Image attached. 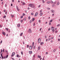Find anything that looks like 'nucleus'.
<instances>
[{"label":"nucleus","instance_id":"obj_1","mask_svg":"<svg viewBox=\"0 0 60 60\" xmlns=\"http://www.w3.org/2000/svg\"><path fill=\"white\" fill-rule=\"evenodd\" d=\"M28 6L31 7V8H33L34 9H35V5H34V4H29Z\"/></svg>","mask_w":60,"mask_h":60},{"label":"nucleus","instance_id":"obj_2","mask_svg":"<svg viewBox=\"0 0 60 60\" xmlns=\"http://www.w3.org/2000/svg\"><path fill=\"white\" fill-rule=\"evenodd\" d=\"M28 33H31L32 32V31L31 30V29H29V31H28Z\"/></svg>","mask_w":60,"mask_h":60},{"label":"nucleus","instance_id":"obj_3","mask_svg":"<svg viewBox=\"0 0 60 60\" xmlns=\"http://www.w3.org/2000/svg\"><path fill=\"white\" fill-rule=\"evenodd\" d=\"M38 42L40 43L41 42V38H39L38 40Z\"/></svg>","mask_w":60,"mask_h":60},{"label":"nucleus","instance_id":"obj_4","mask_svg":"<svg viewBox=\"0 0 60 60\" xmlns=\"http://www.w3.org/2000/svg\"><path fill=\"white\" fill-rule=\"evenodd\" d=\"M15 52H13L12 53V55L11 56V57H12L13 56H14V55H15Z\"/></svg>","mask_w":60,"mask_h":60},{"label":"nucleus","instance_id":"obj_5","mask_svg":"<svg viewBox=\"0 0 60 60\" xmlns=\"http://www.w3.org/2000/svg\"><path fill=\"white\" fill-rule=\"evenodd\" d=\"M51 11L52 13H54L55 12V11L53 10H51Z\"/></svg>","mask_w":60,"mask_h":60},{"label":"nucleus","instance_id":"obj_6","mask_svg":"<svg viewBox=\"0 0 60 60\" xmlns=\"http://www.w3.org/2000/svg\"><path fill=\"white\" fill-rule=\"evenodd\" d=\"M37 15H38V13L37 12H36L35 14V15L34 16L36 17Z\"/></svg>","mask_w":60,"mask_h":60},{"label":"nucleus","instance_id":"obj_7","mask_svg":"<svg viewBox=\"0 0 60 60\" xmlns=\"http://www.w3.org/2000/svg\"><path fill=\"white\" fill-rule=\"evenodd\" d=\"M29 53L30 54H31L32 53V51H30L29 52Z\"/></svg>","mask_w":60,"mask_h":60},{"label":"nucleus","instance_id":"obj_8","mask_svg":"<svg viewBox=\"0 0 60 60\" xmlns=\"http://www.w3.org/2000/svg\"><path fill=\"white\" fill-rule=\"evenodd\" d=\"M29 48L30 49H32V46H30Z\"/></svg>","mask_w":60,"mask_h":60},{"label":"nucleus","instance_id":"obj_9","mask_svg":"<svg viewBox=\"0 0 60 60\" xmlns=\"http://www.w3.org/2000/svg\"><path fill=\"white\" fill-rule=\"evenodd\" d=\"M55 28H54V27H51V30H53Z\"/></svg>","mask_w":60,"mask_h":60},{"label":"nucleus","instance_id":"obj_10","mask_svg":"<svg viewBox=\"0 0 60 60\" xmlns=\"http://www.w3.org/2000/svg\"><path fill=\"white\" fill-rule=\"evenodd\" d=\"M3 35H4V36L5 35V32H3Z\"/></svg>","mask_w":60,"mask_h":60},{"label":"nucleus","instance_id":"obj_11","mask_svg":"<svg viewBox=\"0 0 60 60\" xmlns=\"http://www.w3.org/2000/svg\"><path fill=\"white\" fill-rule=\"evenodd\" d=\"M16 9L18 11H19V7L18 6H16Z\"/></svg>","mask_w":60,"mask_h":60},{"label":"nucleus","instance_id":"obj_12","mask_svg":"<svg viewBox=\"0 0 60 60\" xmlns=\"http://www.w3.org/2000/svg\"><path fill=\"white\" fill-rule=\"evenodd\" d=\"M39 58H40L41 57V56H39V55H38L37 56Z\"/></svg>","mask_w":60,"mask_h":60},{"label":"nucleus","instance_id":"obj_13","mask_svg":"<svg viewBox=\"0 0 60 60\" xmlns=\"http://www.w3.org/2000/svg\"><path fill=\"white\" fill-rule=\"evenodd\" d=\"M32 21L33 22L34 21V18H33L32 19Z\"/></svg>","mask_w":60,"mask_h":60},{"label":"nucleus","instance_id":"obj_14","mask_svg":"<svg viewBox=\"0 0 60 60\" xmlns=\"http://www.w3.org/2000/svg\"><path fill=\"white\" fill-rule=\"evenodd\" d=\"M60 4V3H59V2H58V3H57L56 5H59V4Z\"/></svg>","mask_w":60,"mask_h":60},{"label":"nucleus","instance_id":"obj_15","mask_svg":"<svg viewBox=\"0 0 60 60\" xmlns=\"http://www.w3.org/2000/svg\"><path fill=\"white\" fill-rule=\"evenodd\" d=\"M44 43H43V42H41V43L40 44H41V45H42V44H43Z\"/></svg>","mask_w":60,"mask_h":60},{"label":"nucleus","instance_id":"obj_16","mask_svg":"<svg viewBox=\"0 0 60 60\" xmlns=\"http://www.w3.org/2000/svg\"><path fill=\"white\" fill-rule=\"evenodd\" d=\"M52 21H53V20L52 19L50 20V21H49V22L50 23V22H52Z\"/></svg>","mask_w":60,"mask_h":60},{"label":"nucleus","instance_id":"obj_17","mask_svg":"<svg viewBox=\"0 0 60 60\" xmlns=\"http://www.w3.org/2000/svg\"><path fill=\"white\" fill-rule=\"evenodd\" d=\"M53 3L54 4H56V1H55V2H53Z\"/></svg>","mask_w":60,"mask_h":60},{"label":"nucleus","instance_id":"obj_18","mask_svg":"<svg viewBox=\"0 0 60 60\" xmlns=\"http://www.w3.org/2000/svg\"><path fill=\"white\" fill-rule=\"evenodd\" d=\"M40 49V47L39 46L38 47V50H39Z\"/></svg>","mask_w":60,"mask_h":60},{"label":"nucleus","instance_id":"obj_19","mask_svg":"<svg viewBox=\"0 0 60 60\" xmlns=\"http://www.w3.org/2000/svg\"><path fill=\"white\" fill-rule=\"evenodd\" d=\"M8 57V55H7L6 56V58H7Z\"/></svg>","mask_w":60,"mask_h":60},{"label":"nucleus","instance_id":"obj_20","mask_svg":"<svg viewBox=\"0 0 60 60\" xmlns=\"http://www.w3.org/2000/svg\"><path fill=\"white\" fill-rule=\"evenodd\" d=\"M40 15V16H42V13H41Z\"/></svg>","mask_w":60,"mask_h":60},{"label":"nucleus","instance_id":"obj_21","mask_svg":"<svg viewBox=\"0 0 60 60\" xmlns=\"http://www.w3.org/2000/svg\"><path fill=\"white\" fill-rule=\"evenodd\" d=\"M23 34V33H21L20 34V36H22V34Z\"/></svg>","mask_w":60,"mask_h":60},{"label":"nucleus","instance_id":"obj_22","mask_svg":"<svg viewBox=\"0 0 60 60\" xmlns=\"http://www.w3.org/2000/svg\"><path fill=\"white\" fill-rule=\"evenodd\" d=\"M19 54H17L16 55V57H19Z\"/></svg>","mask_w":60,"mask_h":60},{"label":"nucleus","instance_id":"obj_23","mask_svg":"<svg viewBox=\"0 0 60 60\" xmlns=\"http://www.w3.org/2000/svg\"><path fill=\"white\" fill-rule=\"evenodd\" d=\"M47 10H50V8H47Z\"/></svg>","mask_w":60,"mask_h":60},{"label":"nucleus","instance_id":"obj_24","mask_svg":"<svg viewBox=\"0 0 60 60\" xmlns=\"http://www.w3.org/2000/svg\"><path fill=\"white\" fill-rule=\"evenodd\" d=\"M11 15V17L12 18H13V17H14V15Z\"/></svg>","mask_w":60,"mask_h":60},{"label":"nucleus","instance_id":"obj_25","mask_svg":"<svg viewBox=\"0 0 60 60\" xmlns=\"http://www.w3.org/2000/svg\"><path fill=\"white\" fill-rule=\"evenodd\" d=\"M17 26L18 27H19V24H18L17 25Z\"/></svg>","mask_w":60,"mask_h":60},{"label":"nucleus","instance_id":"obj_26","mask_svg":"<svg viewBox=\"0 0 60 60\" xmlns=\"http://www.w3.org/2000/svg\"><path fill=\"white\" fill-rule=\"evenodd\" d=\"M52 31L53 32V33H54V32L55 31V30H52Z\"/></svg>","mask_w":60,"mask_h":60},{"label":"nucleus","instance_id":"obj_27","mask_svg":"<svg viewBox=\"0 0 60 60\" xmlns=\"http://www.w3.org/2000/svg\"><path fill=\"white\" fill-rule=\"evenodd\" d=\"M23 5H25V3L24 2H23L22 3Z\"/></svg>","mask_w":60,"mask_h":60},{"label":"nucleus","instance_id":"obj_28","mask_svg":"<svg viewBox=\"0 0 60 60\" xmlns=\"http://www.w3.org/2000/svg\"><path fill=\"white\" fill-rule=\"evenodd\" d=\"M56 51V50L55 49H54L53 50V52H55Z\"/></svg>","mask_w":60,"mask_h":60},{"label":"nucleus","instance_id":"obj_29","mask_svg":"<svg viewBox=\"0 0 60 60\" xmlns=\"http://www.w3.org/2000/svg\"><path fill=\"white\" fill-rule=\"evenodd\" d=\"M6 30H7V31H8V28H6Z\"/></svg>","mask_w":60,"mask_h":60},{"label":"nucleus","instance_id":"obj_30","mask_svg":"<svg viewBox=\"0 0 60 60\" xmlns=\"http://www.w3.org/2000/svg\"><path fill=\"white\" fill-rule=\"evenodd\" d=\"M60 26V24H59L58 25H57V26Z\"/></svg>","mask_w":60,"mask_h":60},{"label":"nucleus","instance_id":"obj_31","mask_svg":"<svg viewBox=\"0 0 60 60\" xmlns=\"http://www.w3.org/2000/svg\"><path fill=\"white\" fill-rule=\"evenodd\" d=\"M31 14L32 15H34V13H31Z\"/></svg>","mask_w":60,"mask_h":60},{"label":"nucleus","instance_id":"obj_32","mask_svg":"<svg viewBox=\"0 0 60 60\" xmlns=\"http://www.w3.org/2000/svg\"><path fill=\"white\" fill-rule=\"evenodd\" d=\"M38 22H39V23H41V20H39L38 21Z\"/></svg>","mask_w":60,"mask_h":60},{"label":"nucleus","instance_id":"obj_33","mask_svg":"<svg viewBox=\"0 0 60 60\" xmlns=\"http://www.w3.org/2000/svg\"><path fill=\"white\" fill-rule=\"evenodd\" d=\"M51 3H52V4H53V1H51Z\"/></svg>","mask_w":60,"mask_h":60},{"label":"nucleus","instance_id":"obj_34","mask_svg":"<svg viewBox=\"0 0 60 60\" xmlns=\"http://www.w3.org/2000/svg\"><path fill=\"white\" fill-rule=\"evenodd\" d=\"M42 2L43 3H44V1L43 0H42Z\"/></svg>","mask_w":60,"mask_h":60},{"label":"nucleus","instance_id":"obj_35","mask_svg":"<svg viewBox=\"0 0 60 60\" xmlns=\"http://www.w3.org/2000/svg\"><path fill=\"white\" fill-rule=\"evenodd\" d=\"M3 51V50L1 49V52H0L1 53H2V52Z\"/></svg>","mask_w":60,"mask_h":60},{"label":"nucleus","instance_id":"obj_36","mask_svg":"<svg viewBox=\"0 0 60 60\" xmlns=\"http://www.w3.org/2000/svg\"><path fill=\"white\" fill-rule=\"evenodd\" d=\"M54 38L53 37H51L50 38V39H52Z\"/></svg>","mask_w":60,"mask_h":60},{"label":"nucleus","instance_id":"obj_37","mask_svg":"<svg viewBox=\"0 0 60 60\" xmlns=\"http://www.w3.org/2000/svg\"><path fill=\"white\" fill-rule=\"evenodd\" d=\"M50 3V1H48V4H49Z\"/></svg>","mask_w":60,"mask_h":60},{"label":"nucleus","instance_id":"obj_38","mask_svg":"<svg viewBox=\"0 0 60 60\" xmlns=\"http://www.w3.org/2000/svg\"><path fill=\"white\" fill-rule=\"evenodd\" d=\"M27 48H28L29 47V45H27Z\"/></svg>","mask_w":60,"mask_h":60},{"label":"nucleus","instance_id":"obj_39","mask_svg":"<svg viewBox=\"0 0 60 60\" xmlns=\"http://www.w3.org/2000/svg\"><path fill=\"white\" fill-rule=\"evenodd\" d=\"M2 41H2V40L1 41V42H0V44H1V43H2Z\"/></svg>","mask_w":60,"mask_h":60},{"label":"nucleus","instance_id":"obj_40","mask_svg":"<svg viewBox=\"0 0 60 60\" xmlns=\"http://www.w3.org/2000/svg\"><path fill=\"white\" fill-rule=\"evenodd\" d=\"M28 19H30V17L29 16L28 17Z\"/></svg>","mask_w":60,"mask_h":60},{"label":"nucleus","instance_id":"obj_41","mask_svg":"<svg viewBox=\"0 0 60 60\" xmlns=\"http://www.w3.org/2000/svg\"><path fill=\"white\" fill-rule=\"evenodd\" d=\"M3 18H6V16H4L3 17Z\"/></svg>","mask_w":60,"mask_h":60},{"label":"nucleus","instance_id":"obj_42","mask_svg":"<svg viewBox=\"0 0 60 60\" xmlns=\"http://www.w3.org/2000/svg\"><path fill=\"white\" fill-rule=\"evenodd\" d=\"M12 60H15V59H14V58H12Z\"/></svg>","mask_w":60,"mask_h":60},{"label":"nucleus","instance_id":"obj_43","mask_svg":"<svg viewBox=\"0 0 60 60\" xmlns=\"http://www.w3.org/2000/svg\"><path fill=\"white\" fill-rule=\"evenodd\" d=\"M21 22H23V20H21Z\"/></svg>","mask_w":60,"mask_h":60},{"label":"nucleus","instance_id":"obj_44","mask_svg":"<svg viewBox=\"0 0 60 60\" xmlns=\"http://www.w3.org/2000/svg\"><path fill=\"white\" fill-rule=\"evenodd\" d=\"M5 52H7V53H8V51H7V50H5Z\"/></svg>","mask_w":60,"mask_h":60},{"label":"nucleus","instance_id":"obj_45","mask_svg":"<svg viewBox=\"0 0 60 60\" xmlns=\"http://www.w3.org/2000/svg\"><path fill=\"white\" fill-rule=\"evenodd\" d=\"M32 45H34V42H33Z\"/></svg>","mask_w":60,"mask_h":60},{"label":"nucleus","instance_id":"obj_46","mask_svg":"<svg viewBox=\"0 0 60 60\" xmlns=\"http://www.w3.org/2000/svg\"><path fill=\"white\" fill-rule=\"evenodd\" d=\"M4 58H6V56H5L4 57H3V59Z\"/></svg>","mask_w":60,"mask_h":60},{"label":"nucleus","instance_id":"obj_47","mask_svg":"<svg viewBox=\"0 0 60 60\" xmlns=\"http://www.w3.org/2000/svg\"><path fill=\"white\" fill-rule=\"evenodd\" d=\"M22 18H23V16H22L20 17L21 19H22Z\"/></svg>","mask_w":60,"mask_h":60},{"label":"nucleus","instance_id":"obj_48","mask_svg":"<svg viewBox=\"0 0 60 60\" xmlns=\"http://www.w3.org/2000/svg\"><path fill=\"white\" fill-rule=\"evenodd\" d=\"M31 22H32V21L31 20L30 21V23H31Z\"/></svg>","mask_w":60,"mask_h":60},{"label":"nucleus","instance_id":"obj_49","mask_svg":"<svg viewBox=\"0 0 60 60\" xmlns=\"http://www.w3.org/2000/svg\"><path fill=\"white\" fill-rule=\"evenodd\" d=\"M5 7H6L7 6V5L6 4H5Z\"/></svg>","mask_w":60,"mask_h":60},{"label":"nucleus","instance_id":"obj_50","mask_svg":"<svg viewBox=\"0 0 60 60\" xmlns=\"http://www.w3.org/2000/svg\"><path fill=\"white\" fill-rule=\"evenodd\" d=\"M1 57H2L1 59H4V57H3V56H1Z\"/></svg>","mask_w":60,"mask_h":60},{"label":"nucleus","instance_id":"obj_51","mask_svg":"<svg viewBox=\"0 0 60 60\" xmlns=\"http://www.w3.org/2000/svg\"><path fill=\"white\" fill-rule=\"evenodd\" d=\"M21 54L22 55H23V52L22 51L21 52Z\"/></svg>","mask_w":60,"mask_h":60},{"label":"nucleus","instance_id":"obj_52","mask_svg":"<svg viewBox=\"0 0 60 60\" xmlns=\"http://www.w3.org/2000/svg\"><path fill=\"white\" fill-rule=\"evenodd\" d=\"M1 56H2L3 55H2V53L1 54Z\"/></svg>","mask_w":60,"mask_h":60},{"label":"nucleus","instance_id":"obj_53","mask_svg":"<svg viewBox=\"0 0 60 60\" xmlns=\"http://www.w3.org/2000/svg\"><path fill=\"white\" fill-rule=\"evenodd\" d=\"M33 26H35V23H34L33 24Z\"/></svg>","mask_w":60,"mask_h":60},{"label":"nucleus","instance_id":"obj_54","mask_svg":"<svg viewBox=\"0 0 60 60\" xmlns=\"http://www.w3.org/2000/svg\"><path fill=\"white\" fill-rule=\"evenodd\" d=\"M24 2H23L22 1H21V3H22V4Z\"/></svg>","mask_w":60,"mask_h":60},{"label":"nucleus","instance_id":"obj_55","mask_svg":"<svg viewBox=\"0 0 60 60\" xmlns=\"http://www.w3.org/2000/svg\"><path fill=\"white\" fill-rule=\"evenodd\" d=\"M54 4H53L52 5V6L53 7V6H54Z\"/></svg>","mask_w":60,"mask_h":60},{"label":"nucleus","instance_id":"obj_56","mask_svg":"<svg viewBox=\"0 0 60 60\" xmlns=\"http://www.w3.org/2000/svg\"><path fill=\"white\" fill-rule=\"evenodd\" d=\"M35 55H34V56H33V57H35Z\"/></svg>","mask_w":60,"mask_h":60},{"label":"nucleus","instance_id":"obj_57","mask_svg":"<svg viewBox=\"0 0 60 60\" xmlns=\"http://www.w3.org/2000/svg\"><path fill=\"white\" fill-rule=\"evenodd\" d=\"M3 52H4V49H3Z\"/></svg>","mask_w":60,"mask_h":60},{"label":"nucleus","instance_id":"obj_58","mask_svg":"<svg viewBox=\"0 0 60 60\" xmlns=\"http://www.w3.org/2000/svg\"><path fill=\"white\" fill-rule=\"evenodd\" d=\"M12 2H14V0H12Z\"/></svg>","mask_w":60,"mask_h":60},{"label":"nucleus","instance_id":"obj_59","mask_svg":"<svg viewBox=\"0 0 60 60\" xmlns=\"http://www.w3.org/2000/svg\"><path fill=\"white\" fill-rule=\"evenodd\" d=\"M50 39H50V38H48V40L49 41V40H50Z\"/></svg>","mask_w":60,"mask_h":60},{"label":"nucleus","instance_id":"obj_60","mask_svg":"<svg viewBox=\"0 0 60 60\" xmlns=\"http://www.w3.org/2000/svg\"><path fill=\"white\" fill-rule=\"evenodd\" d=\"M49 25H51V23L50 22L49 23Z\"/></svg>","mask_w":60,"mask_h":60},{"label":"nucleus","instance_id":"obj_61","mask_svg":"<svg viewBox=\"0 0 60 60\" xmlns=\"http://www.w3.org/2000/svg\"><path fill=\"white\" fill-rule=\"evenodd\" d=\"M6 11V10H4V12H5Z\"/></svg>","mask_w":60,"mask_h":60},{"label":"nucleus","instance_id":"obj_62","mask_svg":"<svg viewBox=\"0 0 60 60\" xmlns=\"http://www.w3.org/2000/svg\"><path fill=\"white\" fill-rule=\"evenodd\" d=\"M60 39L59 38L58 39V41H60Z\"/></svg>","mask_w":60,"mask_h":60},{"label":"nucleus","instance_id":"obj_63","mask_svg":"<svg viewBox=\"0 0 60 60\" xmlns=\"http://www.w3.org/2000/svg\"><path fill=\"white\" fill-rule=\"evenodd\" d=\"M55 32L56 33H57L58 32L56 30V31Z\"/></svg>","mask_w":60,"mask_h":60},{"label":"nucleus","instance_id":"obj_64","mask_svg":"<svg viewBox=\"0 0 60 60\" xmlns=\"http://www.w3.org/2000/svg\"><path fill=\"white\" fill-rule=\"evenodd\" d=\"M45 38H47V36H45Z\"/></svg>","mask_w":60,"mask_h":60}]
</instances>
